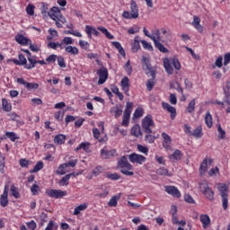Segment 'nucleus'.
Segmentation results:
<instances>
[{
    "instance_id": "nucleus-1",
    "label": "nucleus",
    "mask_w": 230,
    "mask_h": 230,
    "mask_svg": "<svg viewBox=\"0 0 230 230\" xmlns=\"http://www.w3.org/2000/svg\"><path fill=\"white\" fill-rule=\"evenodd\" d=\"M118 166L120 168V172L123 175H127L128 177H132V175H134V172H132L134 166L129 164L127 156L123 155L120 157L118 161Z\"/></svg>"
},
{
    "instance_id": "nucleus-2",
    "label": "nucleus",
    "mask_w": 230,
    "mask_h": 230,
    "mask_svg": "<svg viewBox=\"0 0 230 230\" xmlns=\"http://www.w3.org/2000/svg\"><path fill=\"white\" fill-rule=\"evenodd\" d=\"M122 17H124V19H137V17H139V8L137 7L136 1H131L130 13L128 11H124Z\"/></svg>"
},
{
    "instance_id": "nucleus-3",
    "label": "nucleus",
    "mask_w": 230,
    "mask_h": 230,
    "mask_svg": "<svg viewBox=\"0 0 230 230\" xmlns=\"http://www.w3.org/2000/svg\"><path fill=\"white\" fill-rule=\"evenodd\" d=\"M218 190L220 191L221 195L223 209H227V206L229 204V190L227 189V185L225 183L219 184Z\"/></svg>"
},
{
    "instance_id": "nucleus-4",
    "label": "nucleus",
    "mask_w": 230,
    "mask_h": 230,
    "mask_svg": "<svg viewBox=\"0 0 230 230\" xmlns=\"http://www.w3.org/2000/svg\"><path fill=\"white\" fill-rule=\"evenodd\" d=\"M155 127V124L154 123V119L151 114L146 115L142 119V129L146 134H152V128Z\"/></svg>"
},
{
    "instance_id": "nucleus-5",
    "label": "nucleus",
    "mask_w": 230,
    "mask_h": 230,
    "mask_svg": "<svg viewBox=\"0 0 230 230\" xmlns=\"http://www.w3.org/2000/svg\"><path fill=\"white\" fill-rule=\"evenodd\" d=\"M199 190L203 193V195L208 199V200L213 201L215 200V191L213 189L209 187L208 181H203L199 184Z\"/></svg>"
},
{
    "instance_id": "nucleus-6",
    "label": "nucleus",
    "mask_w": 230,
    "mask_h": 230,
    "mask_svg": "<svg viewBox=\"0 0 230 230\" xmlns=\"http://www.w3.org/2000/svg\"><path fill=\"white\" fill-rule=\"evenodd\" d=\"M133 107H134V102H127L126 108L123 113V118H122L123 127H128V123L130 121V114H132Z\"/></svg>"
},
{
    "instance_id": "nucleus-7",
    "label": "nucleus",
    "mask_w": 230,
    "mask_h": 230,
    "mask_svg": "<svg viewBox=\"0 0 230 230\" xmlns=\"http://www.w3.org/2000/svg\"><path fill=\"white\" fill-rule=\"evenodd\" d=\"M48 15L52 19L53 21H58L59 22H62L63 24L66 23V17L62 15L60 13V9L58 7H52L49 12Z\"/></svg>"
},
{
    "instance_id": "nucleus-8",
    "label": "nucleus",
    "mask_w": 230,
    "mask_h": 230,
    "mask_svg": "<svg viewBox=\"0 0 230 230\" xmlns=\"http://www.w3.org/2000/svg\"><path fill=\"white\" fill-rule=\"evenodd\" d=\"M46 193L51 199H62V197H66V195H67V191L57 189L47 190Z\"/></svg>"
},
{
    "instance_id": "nucleus-9",
    "label": "nucleus",
    "mask_w": 230,
    "mask_h": 230,
    "mask_svg": "<svg viewBox=\"0 0 230 230\" xmlns=\"http://www.w3.org/2000/svg\"><path fill=\"white\" fill-rule=\"evenodd\" d=\"M97 75H99L98 85H103V83L107 82V78H109V70L102 66L97 71Z\"/></svg>"
},
{
    "instance_id": "nucleus-10",
    "label": "nucleus",
    "mask_w": 230,
    "mask_h": 230,
    "mask_svg": "<svg viewBox=\"0 0 230 230\" xmlns=\"http://www.w3.org/2000/svg\"><path fill=\"white\" fill-rule=\"evenodd\" d=\"M128 160L130 163H136L137 164H143V163H146V157L136 153L128 155Z\"/></svg>"
},
{
    "instance_id": "nucleus-11",
    "label": "nucleus",
    "mask_w": 230,
    "mask_h": 230,
    "mask_svg": "<svg viewBox=\"0 0 230 230\" xmlns=\"http://www.w3.org/2000/svg\"><path fill=\"white\" fill-rule=\"evenodd\" d=\"M16 82L21 85H24L26 89L31 91V89H39V84L37 83H28L24 80V78H17Z\"/></svg>"
},
{
    "instance_id": "nucleus-12",
    "label": "nucleus",
    "mask_w": 230,
    "mask_h": 230,
    "mask_svg": "<svg viewBox=\"0 0 230 230\" xmlns=\"http://www.w3.org/2000/svg\"><path fill=\"white\" fill-rule=\"evenodd\" d=\"M10 190V187L8 185L4 186V192L0 197V206L2 208H6L8 206V191Z\"/></svg>"
},
{
    "instance_id": "nucleus-13",
    "label": "nucleus",
    "mask_w": 230,
    "mask_h": 230,
    "mask_svg": "<svg viewBox=\"0 0 230 230\" xmlns=\"http://www.w3.org/2000/svg\"><path fill=\"white\" fill-rule=\"evenodd\" d=\"M162 107L164 111H168L171 114V119H175L177 117V110L168 102H162Z\"/></svg>"
},
{
    "instance_id": "nucleus-14",
    "label": "nucleus",
    "mask_w": 230,
    "mask_h": 230,
    "mask_svg": "<svg viewBox=\"0 0 230 230\" xmlns=\"http://www.w3.org/2000/svg\"><path fill=\"white\" fill-rule=\"evenodd\" d=\"M152 40L155 44V48H156L160 53H170V50H168V49H166V47H164L161 41L157 40L155 37H153Z\"/></svg>"
},
{
    "instance_id": "nucleus-15",
    "label": "nucleus",
    "mask_w": 230,
    "mask_h": 230,
    "mask_svg": "<svg viewBox=\"0 0 230 230\" xmlns=\"http://www.w3.org/2000/svg\"><path fill=\"white\" fill-rule=\"evenodd\" d=\"M165 191L172 197H176L177 199L181 197V191L175 186H165Z\"/></svg>"
},
{
    "instance_id": "nucleus-16",
    "label": "nucleus",
    "mask_w": 230,
    "mask_h": 230,
    "mask_svg": "<svg viewBox=\"0 0 230 230\" xmlns=\"http://www.w3.org/2000/svg\"><path fill=\"white\" fill-rule=\"evenodd\" d=\"M130 80L128 79V77L125 76L121 79V87H122V91L125 93V94H127V96H130V94H128V91H130L129 87H130V84H129Z\"/></svg>"
},
{
    "instance_id": "nucleus-17",
    "label": "nucleus",
    "mask_w": 230,
    "mask_h": 230,
    "mask_svg": "<svg viewBox=\"0 0 230 230\" xmlns=\"http://www.w3.org/2000/svg\"><path fill=\"white\" fill-rule=\"evenodd\" d=\"M191 24L199 33H203L204 27L200 24V17L194 15Z\"/></svg>"
},
{
    "instance_id": "nucleus-18",
    "label": "nucleus",
    "mask_w": 230,
    "mask_h": 230,
    "mask_svg": "<svg viewBox=\"0 0 230 230\" xmlns=\"http://www.w3.org/2000/svg\"><path fill=\"white\" fill-rule=\"evenodd\" d=\"M116 155V149L107 150L105 148L101 150V157L102 159H111V157H114Z\"/></svg>"
},
{
    "instance_id": "nucleus-19",
    "label": "nucleus",
    "mask_w": 230,
    "mask_h": 230,
    "mask_svg": "<svg viewBox=\"0 0 230 230\" xmlns=\"http://www.w3.org/2000/svg\"><path fill=\"white\" fill-rule=\"evenodd\" d=\"M162 137L164 139V148H165V150H170V148H172V137H170L166 133H162Z\"/></svg>"
},
{
    "instance_id": "nucleus-20",
    "label": "nucleus",
    "mask_w": 230,
    "mask_h": 230,
    "mask_svg": "<svg viewBox=\"0 0 230 230\" xmlns=\"http://www.w3.org/2000/svg\"><path fill=\"white\" fill-rule=\"evenodd\" d=\"M27 58L30 64H27L25 66V69H33L36 64H38L37 56H32L31 54H29V56H27Z\"/></svg>"
},
{
    "instance_id": "nucleus-21",
    "label": "nucleus",
    "mask_w": 230,
    "mask_h": 230,
    "mask_svg": "<svg viewBox=\"0 0 230 230\" xmlns=\"http://www.w3.org/2000/svg\"><path fill=\"white\" fill-rule=\"evenodd\" d=\"M19 59H13V64H15L16 66H24V67L26 68V66H28V60L26 59V57H24V55L20 54L18 56Z\"/></svg>"
},
{
    "instance_id": "nucleus-22",
    "label": "nucleus",
    "mask_w": 230,
    "mask_h": 230,
    "mask_svg": "<svg viewBox=\"0 0 230 230\" xmlns=\"http://www.w3.org/2000/svg\"><path fill=\"white\" fill-rule=\"evenodd\" d=\"M15 40L16 42H18V44H21L22 46H28L29 44H31V40L24 37L23 35H17L15 36Z\"/></svg>"
},
{
    "instance_id": "nucleus-23",
    "label": "nucleus",
    "mask_w": 230,
    "mask_h": 230,
    "mask_svg": "<svg viewBox=\"0 0 230 230\" xmlns=\"http://www.w3.org/2000/svg\"><path fill=\"white\" fill-rule=\"evenodd\" d=\"M85 32L86 35H88V38L93 39V35H95V37H98L100 35V32L96 31L94 27H91L89 25L85 26Z\"/></svg>"
},
{
    "instance_id": "nucleus-24",
    "label": "nucleus",
    "mask_w": 230,
    "mask_h": 230,
    "mask_svg": "<svg viewBox=\"0 0 230 230\" xmlns=\"http://www.w3.org/2000/svg\"><path fill=\"white\" fill-rule=\"evenodd\" d=\"M164 67L168 75H173V66H172L168 58L164 59Z\"/></svg>"
},
{
    "instance_id": "nucleus-25",
    "label": "nucleus",
    "mask_w": 230,
    "mask_h": 230,
    "mask_svg": "<svg viewBox=\"0 0 230 230\" xmlns=\"http://www.w3.org/2000/svg\"><path fill=\"white\" fill-rule=\"evenodd\" d=\"M141 49V45L139 44V36L135 37L134 42L131 44L132 53H137Z\"/></svg>"
},
{
    "instance_id": "nucleus-26",
    "label": "nucleus",
    "mask_w": 230,
    "mask_h": 230,
    "mask_svg": "<svg viewBox=\"0 0 230 230\" xmlns=\"http://www.w3.org/2000/svg\"><path fill=\"white\" fill-rule=\"evenodd\" d=\"M199 220H200L204 229H207L208 226H209V224H211V219L209 218V216H208V215L199 216Z\"/></svg>"
},
{
    "instance_id": "nucleus-27",
    "label": "nucleus",
    "mask_w": 230,
    "mask_h": 230,
    "mask_svg": "<svg viewBox=\"0 0 230 230\" xmlns=\"http://www.w3.org/2000/svg\"><path fill=\"white\" fill-rule=\"evenodd\" d=\"M110 112L111 114H113L115 118H119V116L123 114V110H121L119 106L116 105L111 108Z\"/></svg>"
},
{
    "instance_id": "nucleus-28",
    "label": "nucleus",
    "mask_w": 230,
    "mask_h": 230,
    "mask_svg": "<svg viewBox=\"0 0 230 230\" xmlns=\"http://www.w3.org/2000/svg\"><path fill=\"white\" fill-rule=\"evenodd\" d=\"M131 134L135 137H139V136H143V132L141 131V126L136 124L131 128Z\"/></svg>"
},
{
    "instance_id": "nucleus-29",
    "label": "nucleus",
    "mask_w": 230,
    "mask_h": 230,
    "mask_svg": "<svg viewBox=\"0 0 230 230\" xmlns=\"http://www.w3.org/2000/svg\"><path fill=\"white\" fill-rule=\"evenodd\" d=\"M75 175V173H69L64 176L59 181V186H69V180L71 179V176Z\"/></svg>"
},
{
    "instance_id": "nucleus-30",
    "label": "nucleus",
    "mask_w": 230,
    "mask_h": 230,
    "mask_svg": "<svg viewBox=\"0 0 230 230\" xmlns=\"http://www.w3.org/2000/svg\"><path fill=\"white\" fill-rule=\"evenodd\" d=\"M193 137H196V139H200L202 136H204V133L202 132V126H198L193 131L192 135Z\"/></svg>"
},
{
    "instance_id": "nucleus-31",
    "label": "nucleus",
    "mask_w": 230,
    "mask_h": 230,
    "mask_svg": "<svg viewBox=\"0 0 230 230\" xmlns=\"http://www.w3.org/2000/svg\"><path fill=\"white\" fill-rule=\"evenodd\" d=\"M169 159H172V161H181V159H182V152H181L179 149H176L173 154L169 155Z\"/></svg>"
},
{
    "instance_id": "nucleus-32",
    "label": "nucleus",
    "mask_w": 230,
    "mask_h": 230,
    "mask_svg": "<svg viewBox=\"0 0 230 230\" xmlns=\"http://www.w3.org/2000/svg\"><path fill=\"white\" fill-rule=\"evenodd\" d=\"M152 79L147 80L146 82V89L147 91H152L154 89V86L155 85V82L154 81L155 78V73L152 72Z\"/></svg>"
},
{
    "instance_id": "nucleus-33",
    "label": "nucleus",
    "mask_w": 230,
    "mask_h": 230,
    "mask_svg": "<svg viewBox=\"0 0 230 230\" xmlns=\"http://www.w3.org/2000/svg\"><path fill=\"white\" fill-rule=\"evenodd\" d=\"M205 123L208 128H211L213 127V116H211V113L208 111L205 115Z\"/></svg>"
},
{
    "instance_id": "nucleus-34",
    "label": "nucleus",
    "mask_w": 230,
    "mask_h": 230,
    "mask_svg": "<svg viewBox=\"0 0 230 230\" xmlns=\"http://www.w3.org/2000/svg\"><path fill=\"white\" fill-rule=\"evenodd\" d=\"M54 143H56V145H64V143H66V136L62 134L57 135L54 137Z\"/></svg>"
},
{
    "instance_id": "nucleus-35",
    "label": "nucleus",
    "mask_w": 230,
    "mask_h": 230,
    "mask_svg": "<svg viewBox=\"0 0 230 230\" xmlns=\"http://www.w3.org/2000/svg\"><path fill=\"white\" fill-rule=\"evenodd\" d=\"M65 51L66 53H69L70 55H78V53H80V51L78 50V48L73 47V46L66 47Z\"/></svg>"
},
{
    "instance_id": "nucleus-36",
    "label": "nucleus",
    "mask_w": 230,
    "mask_h": 230,
    "mask_svg": "<svg viewBox=\"0 0 230 230\" xmlns=\"http://www.w3.org/2000/svg\"><path fill=\"white\" fill-rule=\"evenodd\" d=\"M119 199H121V196H113L111 199H110V201H109V203H108V206L110 207V208H116V206H118V200H119Z\"/></svg>"
},
{
    "instance_id": "nucleus-37",
    "label": "nucleus",
    "mask_w": 230,
    "mask_h": 230,
    "mask_svg": "<svg viewBox=\"0 0 230 230\" xmlns=\"http://www.w3.org/2000/svg\"><path fill=\"white\" fill-rule=\"evenodd\" d=\"M206 172H208V158H205L203 160V162L201 163L200 167H199L200 175H204V173H206Z\"/></svg>"
},
{
    "instance_id": "nucleus-38",
    "label": "nucleus",
    "mask_w": 230,
    "mask_h": 230,
    "mask_svg": "<svg viewBox=\"0 0 230 230\" xmlns=\"http://www.w3.org/2000/svg\"><path fill=\"white\" fill-rule=\"evenodd\" d=\"M111 44H112V46H114V48H116V49H118L119 53H120V55H122V57H125V49L121 46V43H119L118 41H112Z\"/></svg>"
},
{
    "instance_id": "nucleus-39",
    "label": "nucleus",
    "mask_w": 230,
    "mask_h": 230,
    "mask_svg": "<svg viewBox=\"0 0 230 230\" xmlns=\"http://www.w3.org/2000/svg\"><path fill=\"white\" fill-rule=\"evenodd\" d=\"M85 209H87V204L86 203L81 204L75 208L73 215L75 216L80 215V212L85 211Z\"/></svg>"
},
{
    "instance_id": "nucleus-40",
    "label": "nucleus",
    "mask_w": 230,
    "mask_h": 230,
    "mask_svg": "<svg viewBox=\"0 0 230 230\" xmlns=\"http://www.w3.org/2000/svg\"><path fill=\"white\" fill-rule=\"evenodd\" d=\"M45 230H58V224H57V222L53 221V220H50Z\"/></svg>"
},
{
    "instance_id": "nucleus-41",
    "label": "nucleus",
    "mask_w": 230,
    "mask_h": 230,
    "mask_svg": "<svg viewBox=\"0 0 230 230\" xmlns=\"http://www.w3.org/2000/svg\"><path fill=\"white\" fill-rule=\"evenodd\" d=\"M195 104H196L195 99H192L189 102V104H188V106L186 108V111H187V112H189V114H192V112H195Z\"/></svg>"
},
{
    "instance_id": "nucleus-42",
    "label": "nucleus",
    "mask_w": 230,
    "mask_h": 230,
    "mask_svg": "<svg viewBox=\"0 0 230 230\" xmlns=\"http://www.w3.org/2000/svg\"><path fill=\"white\" fill-rule=\"evenodd\" d=\"M2 106L5 112H10V111H12V104L8 102L6 99H2Z\"/></svg>"
},
{
    "instance_id": "nucleus-43",
    "label": "nucleus",
    "mask_w": 230,
    "mask_h": 230,
    "mask_svg": "<svg viewBox=\"0 0 230 230\" xmlns=\"http://www.w3.org/2000/svg\"><path fill=\"white\" fill-rule=\"evenodd\" d=\"M171 64L176 71H181V62L179 61V58L173 57L171 60Z\"/></svg>"
},
{
    "instance_id": "nucleus-44",
    "label": "nucleus",
    "mask_w": 230,
    "mask_h": 230,
    "mask_svg": "<svg viewBox=\"0 0 230 230\" xmlns=\"http://www.w3.org/2000/svg\"><path fill=\"white\" fill-rule=\"evenodd\" d=\"M42 168H44V163H42V161H39L34 168L31 170V173H37V172H40Z\"/></svg>"
},
{
    "instance_id": "nucleus-45",
    "label": "nucleus",
    "mask_w": 230,
    "mask_h": 230,
    "mask_svg": "<svg viewBox=\"0 0 230 230\" xmlns=\"http://www.w3.org/2000/svg\"><path fill=\"white\" fill-rule=\"evenodd\" d=\"M66 168H67V164H60L56 173L58 175H66Z\"/></svg>"
},
{
    "instance_id": "nucleus-46",
    "label": "nucleus",
    "mask_w": 230,
    "mask_h": 230,
    "mask_svg": "<svg viewBox=\"0 0 230 230\" xmlns=\"http://www.w3.org/2000/svg\"><path fill=\"white\" fill-rule=\"evenodd\" d=\"M4 165H5L4 155H3V153H0V172H1V173H4Z\"/></svg>"
},
{
    "instance_id": "nucleus-47",
    "label": "nucleus",
    "mask_w": 230,
    "mask_h": 230,
    "mask_svg": "<svg viewBox=\"0 0 230 230\" xmlns=\"http://www.w3.org/2000/svg\"><path fill=\"white\" fill-rule=\"evenodd\" d=\"M103 172V167L101 165L96 166L92 172V175H93V177H98V175H100V173H102Z\"/></svg>"
},
{
    "instance_id": "nucleus-48",
    "label": "nucleus",
    "mask_w": 230,
    "mask_h": 230,
    "mask_svg": "<svg viewBox=\"0 0 230 230\" xmlns=\"http://www.w3.org/2000/svg\"><path fill=\"white\" fill-rule=\"evenodd\" d=\"M140 42H141L144 49H147L148 51H154V47H152V44L148 43L145 40H142Z\"/></svg>"
},
{
    "instance_id": "nucleus-49",
    "label": "nucleus",
    "mask_w": 230,
    "mask_h": 230,
    "mask_svg": "<svg viewBox=\"0 0 230 230\" xmlns=\"http://www.w3.org/2000/svg\"><path fill=\"white\" fill-rule=\"evenodd\" d=\"M225 98H230V82L226 81V87L224 88Z\"/></svg>"
},
{
    "instance_id": "nucleus-50",
    "label": "nucleus",
    "mask_w": 230,
    "mask_h": 230,
    "mask_svg": "<svg viewBox=\"0 0 230 230\" xmlns=\"http://www.w3.org/2000/svg\"><path fill=\"white\" fill-rule=\"evenodd\" d=\"M218 138L226 139V130L222 129V126L219 124L217 126Z\"/></svg>"
},
{
    "instance_id": "nucleus-51",
    "label": "nucleus",
    "mask_w": 230,
    "mask_h": 230,
    "mask_svg": "<svg viewBox=\"0 0 230 230\" xmlns=\"http://www.w3.org/2000/svg\"><path fill=\"white\" fill-rule=\"evenodd\" d=\"M49 33L51 36L47 38L48 40H53V39H55V37H58V31H57V30H55V29H49Z\"/></svg>"
},
{
    "instance_id": "nucleus-52",
    "label": "nucleus",
    "mask_w": 230,
    "mask_h": 230,
    "mask_svg": "<svg viewBox=\"0 0 230 230\" xmlns=\"http://www.w3.org/2000/svg\"><path fill=\"white\" fill-rule=\"evenodd\" d=\"M57 60H58V64L59 67L66 69V60L64 59V57L58 56Z\"/></svg>"
},
{
    "instance_id": "nucleus-53",
    "label": "nucleus",
    "mask_w": 230,
    "mask_h": 230,
    "mask_svg": "<svg viewBox=\"0 0 230 230\" xmlns=\"http://www.w3.org/2000/svg\"><path fill=\"white\" fill-rule=\"evenodd\" d=\"M156 173L157 175L170 176V174H168V169L165 167H160L158 170H156Z\"/></svg>"
},
{
    "instance_id": "nucleus-54",
    "label": "nucleus",
    "mask_w": 230,
    "mask_h": 230,
    "mask_svg": "<svg viewBox=\"0 0 230 230\" xmlns=\"http://www.w3.org/2000/svg\"><path fill=\"white\" fill-rule=\"evenodd\" d=\"M137 148L138 152H141V154H145V155H148V147L143 145H137Z\"/></svg>"
},
{
    "instance_id": "nucleus-55",
    "label": "nucleus",
    "mask_w": 230,
    "mask_h": 230,
    "mask_svg": "<svg viewBox=\"0 0 230 230\" xmlns=\"http://www.w3.org/2000/svg\"><path fill=\"white\" fill-rule=\"evenodd\" d=\"M6 137L11 139L13 142L15 141L16 139H19V137L15 134V132H6L5 133Z\"/></svg>"
},
{
    "instance_id": "nucleus-56",
    "label": "nucleus",
    "mask_w": 230,
    "mask_h": 230,
    "mask_svg": "<svg viewBox=\"0 0 230 230\" xmlns=\"http://www.w3.org/2000/svg\"><path fill=\"white\" fill-rule=\"evenodd\" d=\"M140 28L137 25H135L134 27H131L128 30V33L129 35H134L136 33H139Z\"/></svg>"
},
{
    "instance_id": "nucleus-57",
    "label": "nucleus",
    "mask_w": 230,
    "mask_h": 230,
    "mask_svg": "<svg viewBox=\"0 0 230 230\" xmlns=\"http://www.w3.org/2000/svg\"><path fill=\"white\" fill-rule=\"evenodd\" d=\"M11 192L14 199H19V197H21L19 191H17V188L15 187V185L11 186Z\"/></svg>"
},
{
    "instance_id": "nucleus-58",
    "label": "nucleus",
    "mask_w": 230,
    "mask_h": 230,
    "mask_svg": "<svg viewBox=\"0 0 230 230\" xmlns=\"http://www.w3.org/2000/svg\"><path fill=\"white\" fill-rule=\"evenodd\" d=\"M169 102L172 105H177V95L175 93H171L169 96Z\"/></svg>"
},
{
    "instance_id": "nucleus-59",
    "label": "nucleus",
    "mask_w": 230,
    "mask_h": 230,
    "mask_svg": "<svg viewBox=\"0 0 230 230\" xmlns=\"http://www.w3.org/2000/svg\"><path fill=\"white\" fill-rule=\"evenodd\" d=\"M26 13H28V15H34V13H35V6H33L32 4H29L26 7Z\"/></svg>"
},
{
    "instance_id": "nucleus-60",
    "label": "nucleus",
    "mask_w": 230,
    "mask_h": 230,
    "mask_svg": "<svg viewBox=\"0 0 230 230\" xmlns=\"http://www.w3.org/2000/svg\"><path fill=\"white\" fill-rule=\"evenodd\" d=\"M84 150V152H87L89 150V143L83 142L79 145L78 147H76V150Z\"/></svg>"
},
{
    "instance_id": "nucleus-61",
    "label": "nucleus",
    "mask_w": 230,
    "mask_h": 230,
    "mask_svg": "<svg viewBox=\"0 0 230 230\" xmlns=\"http://www.w3.org/2000/svg\"><path fill=\"white\" fill-rule=\"evenodd\" d=\"M141 116H143V110H142V108H137L136 111H135V112H134V114H133V118H135V119H137V118H141Z\"/></svg>"
},
{
    "instance_id": "nucleus-62",
    "label": "nucleus",
    "mask_w": 230,
    "mask_h": 230,
    "mask_svg": "<svg viewBox=\"0 0 230 230\" xmlns=\"http://www.w3.org/2000/svg\"><path fill=\"white\" fill-rule=\"evenodd\" d=\"M124 69L128 75H132V66H130V60L127 61Z\"/></svg>"
},
{
    "instance_id": "nucleus-63",
    "label": "nucleus",
    "mask_w": 230,
    "mask_h": 230,
    "mask_svg": "<svg viewBox=\"0 0 230 230\" xmlns=\"http://www.w3.org/2000/svg\"><path fill=\"white\" fill-rule=\"evenodd\" d=\"M79 46L82 48V49H89V42L85 40H79Z\"/></svg>"
},
{
    "instance_id": "nucleus-64",
    "label": "nucleus",
    "mask_w": 230,
    "mask_h": 230,
    "mask_svg": "<svg viewBox=\"0 0 230 230\" xmlns=\"http://www.w3.org/2000/svg\"><path fill=\"white\" fill-rule=\"evenodd\" d=\"M13 121H17L18 119H20V116L15 113V112H11V113H8L7 115Z\"/></svg>"
}]
</instances>
